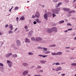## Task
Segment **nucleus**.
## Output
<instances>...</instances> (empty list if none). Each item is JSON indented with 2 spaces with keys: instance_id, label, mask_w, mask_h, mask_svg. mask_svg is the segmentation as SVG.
I'll return each mask as SVG.
<instances>
[{
  "instance_id": "1",
  "label": "nucleus",
  "mask_w": 76,
  "mask_h": 76,
  "mask_svg": "<svg viewBox=\"0 0 76 76\" xmlns=\"http://www.w3.org/2000/svg\"><path fill=\"white\" fill-rule=\"evenodd\" d=\"M7 63L8 64V66L10 67H12V62H11V61H10L9 60H7Z\"/></svg>"
},
{
  "instance_id": "2",
  "label": "nucleus",
  "mask_w": 76,
  "mask_h": 76,
  "mask_svg": "<svg viewBox=\"0 0 76 76\" xmlns=\"http://www.w3.org/2000/svg\"><path fill=\"white\" fill-rule=\"evenodd\" d=\"M53 13H55V14H58V11L57 10L53 9L52 10Z\"/></svg>"
},
{
  "instance_id": "3",
  "label": "nucleus",
  "mask_w": 76,
  "mask_h": 76,
  "mask_svg": "<svg viewBox=\"0 0 76 76\" xmlns=\"http://www.w3.org/2000/svg\"><path fill=\"white\" fill-rule=\"evenodd\" d=\"M35 17H36V18H39L40 14H39V12H36V14L35 15Z\"/></svg>"
},
{
  "instance_id": "4",
  "label": "nucleus",
  "mask_w": 76,
  "mask_h": 76,
  "mask_svg": "<svg viewBox=\"0 0 76 76\" xmlns=\"http://www.w3.org/2000/svg\"><path fill=\"white\" fill-rule=\"evenodd\" d=\"M28 71L26 70L23 72V76H26V75H28Z\"/></svg>"
},
{
  "instance_id": "5",
  "label": "nucleus",
  "mask_w": 76,
  "mask_h": 76,
  "mask_svg": "<svg viewBox=\"0 0 76 76\" xmlns=\"http://www.w3.org/2000/svg\"><path fill=\"white\" fill-rule=\"evenodd\" d=\"M47 32H48V33H52V32H53L52 30H51V28H48L47 29Z\"/></svg>"
},
{
  "instance_id": "6",
  "label": "nucleus",
  "mask_w": 76,
  "mask_h": 76,
  "mask_svg": "<svg viewBox=\"0 0 76 76\" xmlns=\"http://www.w3.org/2000/svg\"><path fill=\"white\" fill-rule=\"evenodd\" d=\"M41 40H42V38H41L37 37L36 38V40L37 41V42H38V41H41Z\"/></svg>"
},
{
  "instance_id": "7",
  "label": "nucleus",
  "mask_w": 76,
  "mask_h": 76,
  "mask_svg": "<svg viewBox=\"0 0 76 76\" xmlns=\"http://www.w3.org/2000/svg\"><path fill=\"white\" fill-rule=\"evenodd\" d=\"M62 69V68L60 66L58 67L56 69V71H59V70H60Z\"/></svg>"
},
{
  "instance_id": "8",
  "label": "nucleus",
  "mask_w": 76,
  "mask_h": 76,
  "mask_svg": "<svg viewBox=\"0 0 76 76\" xmlns=\"http://www.w3.org/2000/svg\"><path fill=\"white\" fill-rule=\"evenodd\" d=\"M17 44L18 46L20 45V42L19 40H17Z\"/></svg>"
},
{
  "instance_id": "9",
  "label": "nucleus",
  "mask_w": 76,
  "mask_h": 76,
  "mask_svg": "<svg viewBox=\"0 0 76 76\" xmlns=\"http://www.w3.org/2000/svg\"><path fill=\"white\" fill-rule=\"evenodd\" d=\"M52 29L54 32H57V29L56 27H53L52 28Z\"/></svg>"
},
{
  "instance_id": "10",
  "label": "nucleus",
  "mask_w": 76,
  "mask_h": 76,
  "mask_svg": "<svg viewBox=\"0 0 76 76\" xmlns=\"http://www.w3.org/2000/svg\"><path fill=\"white\" fill-rule=\"evenodd\" d=\"M63 10H65V11H70V9L65 8H63Z\"/></svg>"
},
{
  "instance_id": "11",
  "label": "nucleus",
  "mask_w": 76,
  "mask_h": 76,
  "mask_svg": "<svg viewBox=\"0 0 76 76\" xmlns=\"http://www.w3.org/2000/svg\"><path fill=\"white\" fill-rule=\"evenodd\" d=\"M44 17L45 19H46V20H47L48 18V15L47 14H46L44 16Z\"/></svg>"
},
{
  "instance_id": "12",
  "label": "nucleus",
  "mask_w": 76,
  "mask_h": 76,
  "mask_svg": "<svg viewBox=\"0 0 76 76\" xmlns=\"http://www.w3.org/2000/svg\"><path fill=\"white\" fill-rule=\"evenodd\" d=\"M12 53H8L6 55V57H10V56H12Z\"/></svg>"
},
{
  "instance_id": "13",
  "label": "nucleus",
  "mask_w": 76,
  "mask_h": 76,
  "mask_svg": "<svg viewBox=\"0 0 76 76\" xmlns=\"http://www.w3.org/2000/svg\"><path fill=\"white\" fill-rule=\"evenodd\" d=\"M25 42H28V43H30V42H31L30 41V40H29V39H28L27 38H26Z\"/></svg>"
},
{
  "instance_id": "14",
  "label": "nucleus",
  "mask_w": 76,
  "mask_h": 76,
  "mask_svg": "<svg viewBox=\"0 0 76 76\" xmlns=\"http://www.w3.org/2000/svg\"><path fill=\"white\" fill-rule=\"evenodd\" d=\"M62 4V3L59 2L58 4L57 5H56V7H59V6H60V5H61V4Z\"/></svg>"
},
{
  "instance_id": "15",
  "label": "nucleus",
  "mask_w": 76,
  "mask_h": 76,
  "mask_svg": "<svg viewBox=\"0 0 76 76\" xmlns=\"http://www.w3.org/2000/svg\"><path fill=\"white\" fill-rule=\"evenodd\" d=\"M62 54V52H60L56 53V55H61Z\"/></svg>"
},
{
  "instance_id": "16",
  "label": "nucleus",
  "mask_w": 76,
  "mask_h": 76,
  "mask_svg": "<svg viewBox=\"0 0 76 76\" xmlns=\"http://www.w3.org/2000/svg\"><path fill=\"white\" fill-rule=\"evenodd\" d=\"M36 21L37 22V23H41V21L39 20V19H37L36 20Z\"/></svg>"
},
{
  "instance_id": "17",
  "label": "nucleus",
  "mask_w": 76,
  "mask_h": 76,
  "mask_svg": "<svg viewBox=\"0 0 76 76\" xmlns=\"http://www.w3.org/2000/svg\"><path fill=\"white\" fill-rule=\"evenodd\" d=\"M64 20L60 21L59 22V23L61 24V23H64Z\"/></svg>"
},
{
  "instance_id": "18",
  "label": "nucleus",
  "mask_w": 76,
  "mask_h": 76,
  "mask_svg": "<svg viewBox=\"0 0 76 76\" xmlns=\"http://www.w3.org/2000/svg\"><path fill=\"white\" fill-rule=\"evenodd\" d=\"M23 66H28V64L26 63H24L23 64Z\"/></svg>"
},
{
  "instance_id": "19",
  "label": "nucleus",
  "mask_w": 76,
  "mask_h": 76,
  "mask_svg": "<svg viewBox=\"0 0 76 76\" xmlns=\"http://www.w3.org/2000/svg\"><path fill=\"white\" fill-rule=\"evenodd\" d=\"M45 54H49V53H50V51H47L44 52Z\"/></svg>"
},
{
  "instance_id": "20",
  "label": "nucleus",
  "mask_w": 76,
  "mask_h": 76,
  "mask_svg": "<svg viewBox=\"0 0 76 76\" xmlns=\"http://www.w3.org/2000/svg\"><path fill=\"white\" fill-rule=\"evenodd\" d=\"M69 13H75L74 10L68 12Z\"/></svg>"
},
{
  "instance_id": "21",
  "label": "nucleus",
  "mask_w": 76,
  "mask_h": 76,
  "mask_svg": "<svg viewBox=\"0 0 76 76\" xmlns=\"http://www.w3.org/2000/svg\"><path fill=\"white\" fill-rule=\"evenodd\" d=\"M40 62L42 63H45L46 62V61H41Z\"/></svg>"
},
{
  "instance_id": "22",
  "label": "nucleus",
  "mask_w": 76,
  "mask_h": 76,
  "mask_svg": "<svg viewBox=\"0 0 76 76\" xmlns=\"http://www.w3.org/2000/svg\"><path fill=\"white\" fill-rule=\"evenodd\" d=\"M12 56L13 57H17V54L12 55Z\"/></svg>"
},
{
  "instance_id": "23",
  "label": "nucleus",
  "mask_w": 76,
  "mask_h": 76,
  "mask_svg": "<svg viewBox=\"0 0 76 76\" xmlns=\"http://www.w3.org/2000/svg\"><path fill=\"white\" fill-rule=\"evenodd\" d=\"M31 39L32 41H35V39L34 37H31Z\"/></svg>"
},
{
  "instance_id": "24",
  "label": "nucleus",
  "mask_w": 76,
  "mask_h": 76,
  "mask_svg": "<svg viewBox=\"0 0 76 76\" xmlns=\"http://www.w3.org/2000/svg\"><path fill=\"white\" fill-rule=\"evenodd\" d=\"M52 16L53 18H54V17H56V15L54 13H53Z\"/></svg>"
},
{
  "instance_id": "25",
  "label": "nucleus",
  "mask_w": 76,
  "mask_h": 76,
  "mask_svg": "<svg viewBox=\"0 0 76 76\" xmlns=\"http://www.w3.org/2000/svg\"><path fill=\"white\" fill-rule=\"evenodd\" d=\"M28 55H33V53L32 52H30L28 53Z\"/></svg>"
},
{
  "instance_id": "26",
  "label": "nucleus",
  "mask_w": 76,
  "mask_h": 76,
  "mask_svg": "<svg viewBox=\"0 0 76 76\" xmlns=\"http://www.w3.org/2000/svg\"><path fill=\"white\" fill-rule=\"evenodd\" d=\"M24 28H25V29H26V30H27L28 29V26H24Z\"/></svg>"
},
{
  "instance_id": "27",
  "label": "nucleus",
  "mask_w": 76,
  "mask_h": 76,
  "mask_svg": "<svg viewBox=\"0 0 76 76\" xmlns=\"http://www.w3.org/2000/svg\"><path fill=\"white\" fill-rule=\"evenodd\" d=\"M23 19H24V17L23 16H22L20 18V20H23Z\"/></svg>"
},
{
  "instance_id": "28",
  "label": "nucleus",
  "mask_w": 76,
  "mask_h": 76,
  "mask_svg": "<svg viewBox=\"0 0 76 76\" xmlns=\"http://www.w3.org/2000/svg\"><path fill=\"white\" fill-rule=\"evenodd\" d=\"M71 65H72V66H76V63L71 64Z\"/></svg>"
},
{
  "instance_id": "29",
  "label": "nucleus",
  "mask_w": 76,
  "mask_h": 76,
  "mask_svg": "<svg viewBox=\"0 0 76 76\" xmlns=\"http://www.w3.org/2000/svg\"><path fill=\"white\" fill-rule=\"evenodd\" d=\"M43 50L44 51H47V48H43Z\"/></svg>"
},
{
  "instance_id": "30",
  "label": "nucleus",
  "mask_w": 76,
  "mask_h": 76,
  "mask_svg": "<svg viewBox=\"0 0 76 76\" xmlns=\"http://www.w3.org/2000/svg\"><path fill=\"white\" fill-rule=\"evenodd\" d=\"M51 54L53 56H55L56 55H57V53L56 54L55 53H51Z\"/></svg>"
},
{
  "instance_id": "31",
  "label": "nucleus",
  "mask_w": 76,
  "mask_h": 76,
  "mask_svg": "<svg viewBox=\"0 0 76 76\" xmlns=\"http://www.w3.org/2000/svg\"><path fill=\"white\" fill-rule=\"evenodd\" d=\"M18 9H19V7H16L15 9V10H18Z\"/></svg>"
},
{
  "instance_id": "32",
  "label": "nucleus",
  "mask_w": 76,
  "mask_h": 76,
  "mask_svg": "<svg viewBox=\"0 0 76 76\" xmlns=\"http://www.w3.org/2000/svg\"><path fill=\"white\" fill-rule=\"evenodd\" d=\"M10 28H11V29H12V28H13V26L11 24H10Z\"/></svg>"
},
{
  "instance_id": "33",
  "label": "nucleus",
  "mask_w": 76,
  "mask_h": 76,
  "mask_svg": "<svg viewBox=\"0 0 76 76\" xmlns=\"http://www.w3.org/2000/svg\"><path fill=\"white\" fill-rule=\"evenodd\" d=\"M9 33L10 34H11L12 33H13V31H9Z\"/></svg>"
},
{
  "instance_id": "34",
  "label": "nucleus",
  "mask_w": 76,
  "mask_h": 76,
  "mask_svg": "<svg viewBox=\"0 0 76 76\" xmlns=\"http://www.w3.org/2000/svg\"><path fill=\"white\" fill-rule=\"evenodd\" d=\"M48 14L49 16H51V12H49Z\"/></svg>"
},
{
  "instance_id": "35",
  "label": "nucleus",
  "mask_w": 76,
  "mask_h": 76,
  "mask_svg": "<svg viewBox=\"0 0 76 76\" xmlns=\"http://www.w3.org/2000/svg\"><path fill=\"white\" fill-rule=\"evenodd\" d=\"M43 57V58H45V57H47V55H42V56Z\"/></svg>"
},
{
  "instance_id": "36",
  "label": "nucleus",
  "mask_w": 76,
  "mask_h": 76,
  "mask_svg": "<svg viewBox=\"0 0 76 76\" xmlns=\"http://www.w3.org/2000/svg\"><path fill=\"white\" fill-rule=\"evenodd\" d=\"M0 66H3V64L1 63H0Z\"/></svg>"
},
{
  "instance_id": "37",
  "label": "nucleus",
  "mask_w": 76,
  "mask_h": 76,
  "mask_svg": "<svg viewBox=\"0 0 76 76\" xmlns=\"http://www.w3.org/2000/svg\"><path fill=\"white\" fill-rule=\"evenodd\" d=\"M72 29H73V28H69L68 29V31H72Z\"/></svg>"
},
{
  "instance_id": "38",
  "label": "nucleus",
  "mask_w": 76,
  "mask_h": 76,
  "mask_svg": "<svg viewBox=\"0 0 76 76\" xmlns=\"http://www.w3.org/2000/svg\"><path fill=\"white\" fill-rule=\"evenodd\" d=\"M56 65H60V64L58 62H57L56 63Z\"/></svg>"
},
{
  "instance_id": "39",
  "label": "nucleus",
  "mask_w": 76,
  "mask_h": 76,
  "mask_svg": "<svg viewBox=\"0 0 76 76\" xmlns=\"http://www.w3.org/2000/svg\"><path fill=\"white\" fill-rule=\"evenodd\" d=\"M67 25H68L69 26L70 25V26H72V25H71V24H70V23H68L67 24Z\"/></svg>"
},
{
  "instance_id": "40",
  "label": "nucleus",
  "mask_w": 76,
  "mask_h": 76,
  "mask_svg": "<svg viewBox=\"0 0 76 76\" xmlns=\"http://www.w3.org/2000/svg\"><path fill=\"white\" fill-rule=\"evenodd\" d=\"M54 1L55 2V3H56V2H57V1H58V0H54Z\"/></svg>"
},
{
  "instance_id": "41",
  "label": "nucleus",
  "mask_w": 76,
  "mask_h": 76,
  "mask_svg": "<svg viewBox=\"0 0 76 76\" xmlns=\"http://www.w3.org/2000/svg\"><path fill=\"white\" fill-rule=\"evenodd\" d=\"M34 25H35V24H37V22H36V21H34Z\"/></svg>"
},
{
  "instance_id": "42",
  "label": "nucleus",
  "mask_w": 76,
  "mask_h": 76,
  "mask_svg": "<svg viewBox=\"0 0 76 76\" xmlns=\"http://www.w3.org/2000/svg\"><path fill=\"white\" fill-rule=\"evenodd\" d=\"M57 10H58V11L60 10V8H57Z\"/></svg>"
},
{
  "instance_id": "43",
  "label": "nucleus",
  "mask_w": 76,
  "mask_h": 76,
  "mask_svg": "<svg viewBox=\"0 0 76 76\" xmlns=\"http://www.w3.org/2000/svg\"><path fill=\"white\" fill-rule=\"evenodd\" d=\"M38 68H39V69H41V66H39L37 67Z\"/></svg>"
},
{
  "instance_id": "44",
  "label": "nucleus",
  "mask_w": 76,
  "mask_h": 76,
  "mask_svg": "<svg viewBox=\"0 0 76 76\" xmlns=\"http://www.w3.org/2000/svg\"><path fill=\"white\" fill-rule=\"evenodd\" d=\"M41 75H34V76H41Z\"/></svg>"
},
{
  "instance_id": "45",
  "label": "nucleus",
  "mask_w": 76,
  "mask_h": 76,
  "mask_svg": "<svg viewBox=\"0 0 76 76\" xmlns=\"http://www.w3.org/2000/svg\"><path fill=\"white\" fill-rule=\"evenodd\" d=\"M8 26V24H7V25H5V28H7V26Z\"/></svg>"
},
{
  "instance_id": "46",
  "label": "nucleus",
  "mask_w": 76,
  "mask_h": 76,
  "mask_svg": "<svg viewBox=\"0 0 76 76\" xmlns=\"http://www.w3.org/2000/svg\"><path fill=\"white\" fill-rule=\"evenodd\" d=\"M18 20H19V18H18V17H17L16 18L17 21H18Z\"/></svg>"
},
{
  "instance_id": "47",
  "label": "nucleus",
  "mask_w": 76,
  "mask_h": 76,
  "mask_svg": "<svg viewBox=\"0 0 76 76\" xmlns=\"http://www.w3.org/2000/svg\"><path fill=\"white\" fill-rule=\"evenodd\" d=\"M70 59L71 60H72V59H73V57H70Z\"/></svg>"
},
{
  "instance_id": "48",
  "label": "nucleus",
  "mask_w": 76,
  "mask_h": 76,
  "mask_svg": "<svg viewBox=\"0 0 76 76\" xmlns=\"http://www.w3.org/2000/svg\"><path fill=\"white\" fill-rule=\"evenodd\" d=\"M32 18H35V16L34 15H33L32 16Z\"/></svg>"
},
{
  "instance_id": "49",
  "label": "nucleus",
  "mask_w": 76,
  "mask_h": 76,
  "mask_svg": "<svg viewBox=\"0 0 76 76\" xmlns=\"http://www.w3.org/2000/svg\"><path fill=\"white\" fill-rule=\"evenodd\" d=\"M62 76H64L65 75V74H61Z\"/></svg>"
},
{
  "instance_id": "50",
  "label": "nucleus",
  "mask_w": 76,
  "mask_h": 76,
  "mask_svg": "<svg viewBox=\"0 0 76 76\" xmlns=\"http://www.w3.org/2000/svg\"><path fill=\"white\" fill-rule=\"evenodd\" d=\"M39 56H40V57H42V55H39Z\"/></svg>"
},
{
  "instance_id": "51",
  "label": "nucleus",
  "mask_w": 76,
  "mask_h": 76,
  "mask_svg": "<svg viewBox=\"0 0 76 76\" xmlns=\"http://www.w3.org/2000/svg\"><path fill=\"white\" fill-rule=\"evenodd\" d=\"M11 10H12L11 9H10V10H9V11L10 12H11Z\"/></svg>"
},
{
  "instance_id": "52",
  "label": "nucleus",
  "mask_w": 76,
  "mask_h": 76,
  "mask_svg": "<svg viewBox=\"0 0 76 76\" xmlns=\"http://www.w3.org/2000/svg\"><path fill=\"white\" fill-rule=\"evenodd\" d=\"M40 72H43V70H40Z\"/></svg>"
},
{
  "instance_id": "53",
  "label": "nucleus",
  "mask_w": 76,
  "mask_h": 76,
  "mask_svg": "<svg viewBox=\"0 0 76 76\" xmlns=\"http://www.w3.org/2000/svg\"><path fill=\"white\" fill-rule=\"evenodd\" d=\"M68 31L67 30H65V31H64V32H68Z\"/></svg>"
},
{
  "instance_id": "54",
  "label": "nucleus",
  "mask_w": 76,
  "mask_h": 76,
  "mask_svg": "<svg viewBox=\"0 0 76 76\" xmlns=\"http://www.w3.org/2000/svg\"><path fill=\"white\" fill-rule=\"evenodd\" d=\"M66 48H70V47Z\"/></svg>"
},
{
  "instance_id": "55",
  "label": "nucleus",
  "mask_w": 76,
  "mask_h": 76,
  "mask_svg": "<svg viewBox=\"0 0 76 76\" xmlns=\"http://www.w3.org/2000/svg\"><path fill=\"white\" fill-rule=\"evenodd\" d=\"M72 35V36H74V35H75V34H73Z\"/></svg>"
},
{
  "instance_id": "56",
  "label": "nucleus",
  "mask_w": 76,
  "mask_h": 76,
  "mask_svg": "<svg viewBox=\"0 0 76 76\" xmlns=\"http://www.w3.org/2000/svg\"><path fill=\"white\" fill-rule=\"evenodd\" d=\"M56 64V63H54L53 64H53V65H54V64Z\"/></svg>"
},
{
  "instance_id": "57",
  "label": "nucleus",
  "mask_w": 76,
  "mask_h": 76,
  "mask_svg": "<svg viewBox=\"0 0 76 76\" xmlns=\"http://www.w3.org/2000/svg\"><path fill=\"white\" fill-rule=\"evenodd\" d=\"M2 35V33L0 32V35Z\"/></svg>"
},
{
  "instance_id": "58",
  "label": "nucleus",
  "mask_w": 76,
  "mask_h": 76,
  "mask_svg": "<svg viewBox=\"0 0 76 76\" xmlns=\"http://www.w3.org/2000/svg\"><path fill=\"white\" fill-rule=\"evenodd\" d=\"M75 1H76V0H74L73 1V2H75Z\"/></svg>"
},
{
  "instance_id": "59",
  "label": "nucleus",
  "mask_w": 76,
  "mask_h": 76,
  "mask_svg": "<svg viewBox=\"0 0 76 76\" xmlns=\"http://www.w3.org/2000/svg\"><path fill=\"white\" fill-rule=\"evenodd\" d=\"M28 31H29V30H26V32H28Z\"/></svg>"
},
{
  "instance_id": "60",
  "label": "nucleus",
  "mask_w": 76,
  "mask_h": 76,
  "mask_svg": "<svg viewBox=\"0 0 76 76\" xmlns=\"http://www.w3.org/2000/svg\"><path fill=\"white\" fill-rule=\"evenodd\" d=\"M56 45H53V46H53V47H55V46H56Z\"/></svg>"
},
{
  "instance_id": "61",
  "label": "nucleus",
  "mask_w": 76,
  "mask_h": 76,
  "mask_svg": "<svg viewBox=\"0 0 76 76\" xmlns=\"http://www.w3.org/2000/svg\"><path fill=\"white\" fill-rule=\"evenodd\" d=\"M17 29H18V28H15V31H17Z\"/></svg>"
},
{
  "instance_id": "62",
  "label": "nucleus",
  "mask_w": 76,
  "mask_h": 76,
  "mask_svg": "<svg viewBox=\"0 0 76 76\" xmlns=\"http://www.w3.org/2000/svg\"><path fill=\"white\" fill-rule=\"evenodd\" d=\"M40 48V49H42V48Z\"/></svg>"
},
{
  "instance_id": "63",
  "label": "nucleus",
  "mask_w": 76,
  "mask_h": 76,
  "mask_svg": "<svg viewBox=\"0 0 76 76\" xmlns=\"http://www.w3.org/2000/svg\"><path fill=\"white\" fill-rule=\"evenodd\" d=\"M42 7H44V5H43Z\"/></svg>"
},
{
  "instance_id": "64",
  "label": "nucleus",
  "mask_w": 76,
  "mask_h": 76,
  "mask_svg": "<svg viewBox=\"0 0 76 76\" xmlns=\"http://www.w3.org/2000/svg\"><path fill=\"white\" fill-rule=\"evenodd\" d=\"M30 33H31V31L29 33V34H30Z\"/></svg>"
}]
</instances>
